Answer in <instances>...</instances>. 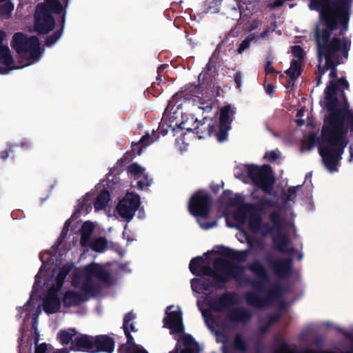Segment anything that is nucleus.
Returning a JSON list of instances; mask_svg holds the SVG:
<instances>
[{"label": "nucleus", "mask_w": 353, "mask_h": 353, "mask_svg": "<svg viewBox=\"0 0 353 353\" xmlns=\"http://www.w3.org/2000/svg\"><path fill=\"white\" fill-rule=\"evenodd\" d=\"M353 0H310L309 8L319 12V21L316 26L314 37L320 61L325 59V67L336 68L340 64V57L347 59L351 41L347 37L332 39V32L339 29L343 36L348 29Z\"/></svg>", "instance_id": "1"}, {"label": "nucleus", "mask_w": 353, "mask_h": 353, "mask_svg": "<svg viewBox=\"0 0 353 353\" xmlns=\"http://www.w3.org/2000/svg\"><path fill=\"white\" fill-rule=\"evenodd\" d=\"M328 112L323 119L321 129L322 143L319 145V153L325 168L331 173L338 172L349 139L348 131L353 133V110L343 93L344 105L339 107V100L336 97V88L332 81L325 90Z\"/></svg>", "instance_id": "2"}, {"label": "nucleus", "mask_w": 353, "mask_h": 353, "mask_svg": "<svg viewBox=\"0 0 353 353\" xmlns=\"http://www.w3.org/2000/svg\"><path fill=\"white\" fill-rule=\"evenodd\" d=\"M110 283V276L99 264H90L81 270L77 271L72 278V285L81 290L80 293L68 291L63 301L66 306L75 305L85 299L87 294L94 295L102 285Z\"/></svg>", "instance_id": "3"}, {"label": "nucleus", "mask_w": 353, "mask_h": 353, "mask_svg": "<svg viewBox=\"0 0 353 353\" xmlns=\"http://www.w3.org/2000/svg\"><path fill=\"white\" fill-rule=\"evenodd\" d=\"M230 190H225L221 198L225 201L226 208L223 212L225 221H230L229 208L236 207L232 214L233 221H263L262 216L269 208L276 206V202L265 196L259 199L255 203L245 202L244 197L240 194L232 196Z\"/></svg>", "instance_id": "4"}, {"label": "nucleus", "mask_w": 353, "mask_h": 353, "mask_svg": "<svg viewBox=\"0 0 353 353\" xmlns=\"http://www.w3.org/2000/svg\"><path fill=\"white\" fill-rule=\"evenodd\" d=\"M190 270L194 274L200 272L212 276L217 281H225L230 278L240 280V275L244 269L241 267L234 266L228 261L217 259L214 262V270L205 263L203 257H196L191 260L189 265Z\"/></svg>", "instance_id": "5"}, {"label": "nucleus", "mask_w": 353, "mask_h": 353, "mask_svg": "<svg viewBox=\"0 0 353 353\" xmlns=\"http://www.w3.org/2000/svg\"><path fill=\"white\" fill-rule=\"evenodd\" d=\"M173 306H169L164 318L165 326L171 330L177 345L182 343L184 349L181 353H199V346L190 335L183 333V325L182 323V312L179 308L170 311Z\"/></svg>", "instance_id": "6"}, {"label": "nucleus", "mask_w": 353, "mask_h": 353, "mask_svg": "<svg viewBox=\"0 0 353 353\" xmlns=\"http://www.w3.org/2000/svg\"><path fill=\"white\" fill-rule=\"evenodd\" d=\"M71 268L72 265L67 264L61 269L54 271V276L51 279V286L43 300V310L46 313L52 314L59 310L61 300L59 292Z\"/></svg>", "instance_id": "7"}, {"label": "nucleus", "mask_w": 353, "mask_h": 353, "mask_svg": "<svg viewBox=\"0 0 353 353\" xmlns=\"http://www.w3.org/2000/svg\"><path fill=\"white\" fill-rule=\"evenodd\" d=\"M245 170L254 187L261 190L266 194H273L275 176L270 165H246Z\"/></svg>", "instance_id": "8"}, {"label": "nucleus", "mask_w": 353, "mask_h": 353, "mask_svg": "<svg viewBox=\"0 0 353 353\" xmlns=\"http://www.w3.org/2000/svg\"><path fill=\"white\" fill-rule=\"evenodd\" d=\"M93 196V193L87 192L82 199H79L77 208L67 221H76L81 216H85L91 212L92 205L96 212L105 210L111 200V194L106 189L102 190L96 197L94 202L92 203Z\"/></svg>", "instance_id": "9"}, {"label": "nucleus", "mask_w": 353, "mask_h": 353, "mask_svg": "<svg viewBox=\"0 0 353 353\" xmlns=\"http://www.w3.org/2000/svg\"><path fill=\"white\" fill-rule=\"evenodd\" d=\"M12 48L18 54H28V59L37 61L41 56L40 43L37 37H28L23 32L14 34L11 43Z\"/></svg>", "instance_id": "10"}, {"label": "nucleus", "mask_w": 353, "mask_h": 353, "mask_svg": "<svg viewBox=\"0 0 353 353\" xmlns=\"http://www.w3.org/2000/svg\"><path fill=\"white\" fill-rule=\"evenodd\" d=\"M212 198L204 190H198L189 199L188 210L196 219H207L211 212Z\"/></svg>", "instance_id": "11"}, {"label": "nucleus", "mask_w": 353, "mask_h": 353, "mask_svg": "<svg viewBox=\"0 0 353 353\" xmlns=\"http://www.w3.org/2000/svg\"><path fill=\"white\" fill-rule=\"evenodd\" d=\"M141 204L140 196L134 192H128L117 205L118 214L125 219L131 220L134 216Z\"/></svg>", "instance_id": "12"}, {"label": "nucleus", "mask_w": 353, "mask_h": 353, "mask_svg": "<svg viewBox=\"0 0 353 353\" xmlns=\"http://www.w3.org/2000/svg\"><path fill=\"white\" fill-rule=\"evenodd\" d=\"M235 109L232 110L230 105H226L220 110L219 118V130L215 136L219 142L227 140L228 131L231 129V124L234 119Z\"/></svg>", "instance_id": "13"}, {"label": "nucleus", "mask_w": 353, "mask_h": 353, "mask_svg": "<svg viewBox=\"0 0 353 353\" xmlns=\"http://www.w3.org/2000/svg\"><path fill=\"white\" fill-rule=\"evenodd\" d=\"M54 25L55 21L53 16L48 12L45 6L42 10L37 6L34 14V30L40 34H48L54 29Z\"/></svg>", "instance_id": "14"}, {"label": "nucleus", "mask_w": 353, "mask_h": 353, "mask_svg": "<svg viewBox=\"0 0 353 353\" xmlns=\"http://www.w3.org/2000/svg\"><path fill=\"white\" fill-rule=\"evenodd\" d=\"M135 318V314L132 312L127 314L123 319V329L125 334L128 338L127 344L123 345L120 351L122 353H148L144 349L134 343L133 338L130 335V330L132 332L135 331L132 320Z\"/></svg>", "instance_id": "15"}, {"label": "nucleus", "mask_w": 353, "mask_h": 353, "mask_svg": "<svg viewBox=\"0 0 353 353\" xmlns=\"http://www.w3.org/2000/svg\"><path fill=\"white\" fill-rule=\"evenodd\" d=\"M154 142V139L151 137L148 132H146L141 137L137 143H132V150L130 152H126L123 158L118 160L117 164H123L124 161H130L134 157L140 155L143 150Z\"/></svg>", "instance_id": "16"}, {"label": "nucleus", "mask_w": 353, "mask_h": 353, "mask_svg": "<svg viewBox=\"0 0 353 353\" xmlns=\"http://www.w3.org/2000/svg\"><path fill=\"white\" fill-rule=\"evenodd\" d=\"M206 118L203 119L205 121ZM205 121H199L197 119L194 120V124L193 128L187 126V121H183L180 123L179 127L181 129L186 130L190 132L194 131L198 135L199 139L204 138L205 137H210L214 133H216V126L214 124H208L205 125Z\"/></svg>", "instance_id": "17"}, {"label": "nucleus", "mask_w": 353, "mask_h": 353, "mask_svg": "<svg viewBox=\"0 0 353 353\" xmlns=\"http://www.w3.org/2000/svg\"><path fill=\"white\" fill-rule=\"evenodd\" d=\"M330 77L332 79L330 80L328 83L327 84L325 90H324V95H325V105L324 107L325 108V105L327 103V100L326 99V95H325V90L326 88L330 85V82L332 81L334 83L335 88H336V97L338 99L337 94L338 93H340L341 97L342 100H343V93L345 94V97L346 94L345 93V90H350V84L347 80L345 77H341L338 78V72L337 69L336 68H332L330 69V72L329 74ZM347 99V97H346ZM343 105H344V101H343ZM342 105L341 107H343Z\"/></svg>", "instance_id": "18"}, {"label": "nucleus", "mask_w": 353, "mask_h": 353, "mask_svg": "<svg viewBox=\"0 0 353 353\" xmlns=\"http://www.w3.org/2000/svg\"><path fill=\"white\" fill-rule=\"evenodd\" d=\"M0 74H8L10 70L20 68L14 65V58L8 46L0 45Z\"/></svg>", "instance_id": "19"}, {"label": "nucleus", "mask_w": 353, "mask_h": 353, "mask_svg": "<svg viewBox=\"0 0 353 353\" xmlns=\"http://www.w3.org/2000/svg\"><path fill=\"white\" fill-rule=\"evenodd\" d=\"M71 350L96 353L97 349L94 346V339L93 336L78 333L75 338V343L71 347Z\"/></svg>", "instance_id": "20"}, {"label": "nucleus", "mask_w": 353, "mask_h": 353, "mask_svg": "<svg viewBox=\"0 0 353 353\" xmlns=\"http://www.w3.org/2000/svg\"><path fill=\"white\" fill-rule=\"evenodd\" d=\"M274 224V228L272 230V234L273 237V240L274 243L276 245L277 248L283 252L288 251V249L285 248L288 245V238L287 236V234L285 231L281 228L280 223L281 222H271Z\"/></svg>", "instance_id": "21"}, {"label": "nucleus", "mask_w": 353, "mask_h": 353, "mask_svg": "<svg viewBox=\"0 0 353 353\" xmlns=\"http://www.w3.org/2000/svg\"><path fill=\"white\" fill-rule=\"evenodd\" d=\"M212 253H218L221 255L227 256L232 259H236L239 261H245L248 256L247 252L245 251L232 250L222 246L214 248L212 251L208 252L204 254V256L207 257L208 255L211 254Z\"/></svg>", "instance_id": "22"}, {"label": "nucleus", "mask_w": 353, "mask_h": 353, "mask_svg": "<svg viewBox=\"0 0 353 353\" xmlns=\"http://www.w3.org/2000/svg\"><path fill=\"white\" fill-rule=\"evenodd\" d=\"M235 299V296L233 294H226L214 302H208V304L209 305V308L212 310H225L232 306L234 303Z\"/></svg>", "instance_id": "23"}, {"label": "nucleus", "mask_w": 353, "mask_h": 353, "mask_svg": "<svg viewBox=\"0 0 353 353\" xmlns=\"http://www.w3.org/2000/svg\"><path fill=\"white\" fill-rule=\"evenodd\" d=\"M94 346L97 347L96 353L99 352H105L112 353L114 349V341L106 336H99L94 337Z\"/></svg>", "instance_id": "24"}, {"label": "nucleus", "mask_w": 353, "mask_h": 353, "mask_svg": "<svg viewBox=\"0 0 353 353\" xmlns=\"http://www.w3.org/2000/svg\"><path fill=\"white\" fill-rule=\"evenodd\" d=\"M180 94L185 98L200 97L201 95H203V90L200 83L196 85L194 83H189L183 88Z\"/></svg>", "instance_id": "25"}, {"label": "nucleus", "mask_w": 353, "mask_h": 353, "mask_svg": "<svg viewBox=\"0 0 353 353\" xmlns=\"http://www.w3.org/2000/svg\"><path fill=\"white\" fill-rule=\"evenodd\" d=\"M77 335L78 332L74 329L63 330L58 333V339L63 345L70 344L71 347L75 343V338Z\"/></svg>", "instance_id": "26"}, {"label": "nucleus", "mask_w": 353, "mask_h": 353, "mask_svg": "<svg viewBox=\"0 0 353 353\" xmlns=\"http://www.w3.org/2000/svg\"><path fill=\"white\" fill-rule=\"evenodd\" d=\"M37 6L40 10H42L43 6H45L48 12L51 14L54 12L59 14L63 11V6L59 0H46L45 3H39Z\"/></svg>", "instance_id": "27"}, {"label": "nucleus", "mask_w": 353, "mask_h": 353, "mask_svg": "<svg viewBox=\"0 0 353 353\" xmlns=\"http://www.w3.org/2000/svg\"><path fill=\"white\" fill-rule=\"evenodd\" d=\"M303 70V65L300 60L292 59L290 68L285 71V73L290 79H298Z\"/></svg>", "instance_id": "28"}, {"label": "nucleus", "mask_w": 353, "mask_h": 353, "mask_svg": "<svg viewBox=\"0 0 353 353\" xmlns=\"http://www.w3.org/2000/svg\"><path fill=\"white\" fill-rule=\"evenodd\" d=\"M23 310L26 312L25 318H29L30 316L32 315L34 323H36L41 310L39 307H37L36 304L34 303L32 296L30 298V300L28 301L27 305L23 307Z\"/></svg>", "instance_id": "29"}, {"label": "nucleus", "mask_w": 353, "mask_h": 353, "mask_svg": "<svg viewBox=\"0 0 353 353\" xmlns=\"http://www.w3.org/2000/svg\"><path fill=\"white\" fill-rule=\"evenodd\" d=\"M250 316L249 313L242 308L232 309L228 315L229 319L233 321H245Z\"/></svg>", "instance_id": "30"}, {"label": "nucleus", "mask_w": 353, "mask_h": 353, "mask_svg": "<svg viewBox=\"0 0 353 353\" xmlns=\"http://www.w3.org/2000/svg\"><path fill=\"white\" fill-rule=\"evenodd\" d=\"M93 229L94 225L92 222H84L81 228V243L82 245H86Z\"/></svg>", "instance_id": "31"}, {"label": "nucleus", "mask_w": 353, "mask_h": 353, "mask_svg": "<svg viewBox=\"0 0 353 353\" xmlns=\"http://www.w3.org/2000/svg\"><path fill=\"white\" fill-rule=\"evenodd\" d=\"M191 286L193 291L197 293H205L209 290L210 286L203 279H194L191 281Z\"/></svg>", "instance_id": "32"}, {"label": "nucleus", "mask_w": 353, "mask_h": 353, "mask_svg": "<svg viewBox=\"0 0 353 353\" xmlns=\"http://www.w3.org/2000/svg\"><path fill=\"white\" fill-rule=\"evenodd\" d=\"M65 23V13L61 17V28L60 30H57L52 33V34L48 36L46 40L45 45L46 46H51L60 38L62 34V30L63 28V25Z\"/></svg>", "instance_id": "33"}, {"label": "nucleus", "mask_w": 353, "mask_h": 353, "mask_svg": "<svg viewBox=\"0 0 353 353\" xmlns=\"http://www.w3.org/2000/svg\"><path fill=\"white\" fill-rule=\"evenodd\" d=\"M320 139L316 134L312 132L309 134L307 139L303 142V145L305 146L307 150H311L317 143H319Z\"/></svg>", "instance_id": "34"}, {"label": "nucleus", "mask_w": 353, "mask_h": 353, "mask_svg": "<svg viewBox=\"0 0 353 353\" xmlns=\"http://www.w3.org/2000/svg\"><path fill=\"white\" fill-rule=\"evenodd\" d=\"M108 247V241L104 238H98L92 243L91 248L96 252H103Z\"/></svg>", "instance_id": "35"}, {"label": "nucleus", "mask_w": 353, "mask_h": 353, "mask_svg": "<svg viewBox=\"0 0 353 353\" xmlns=\"http://www.w3.org/2000/svg\"><path fill=\"white\" fill-rule=\"evenodd\" d=\"M214 61H210L209 59L208 63L206 64L203 72L199 75V80L203 77V79L206 78V75L210 77L214 76L216 72V68L214 65Z\"/></svg>", "instance_id": "36"}, {"label": "nucleus", "mask_w": 353, "mask_h": 353, "mask_svg": "<svg viewBox=\"0 0 353 353\" xmlns=\"http://www.w3.org/2000/svg\"><path fill=\"white\" fill-rule=\"evenodd\" d=\"M291 263L289 260L279 262L275 265V271L280 275L285 274L290 269Z\"/></svg>", "instance_id": "37"}, {"label": "nucleus", "mask_w": 353, "mask_h": 353, "mask_svg": "<svg viewBox=\"0 0 353 353\" xmlns=\"http://www.w3.org/2000/svg\"><path fill=\"white\" fill-rule=\"evenodd\" d=\"M250 268L251 271L261 279V281L265 280V272L260 263L255 262L250 266Z\"/></svg>", "instance_id": "38"}, {"label": "nucleus", "mask_w": 353, "mask_h": 353, "mask_svg": "<svg viewBox=\"0 0 353 353\" xmlns=\"http://www.w3.org/2000/svg\"><path fill=\"white\" fill-rule=\"evenodd\" d=\"M219 3L217 0H206L204 3L206 12H217L219 10Z\"/></svg>", "instance_id": "39"}, {"label": "nucleus", "mask_w": 353, "mask_h": 353, "mask_svg": "<svg viewBox=\"0 0 353 353\" xmlns=\"http://www.w3.org/2000/svg\"><path fill=\"white\" fill-rule=\"evenodd\" d=\"M291 51L293 57L300 60L301 62L303 61L305 58V51L300 46H294L291 48Z\"/></svg>", "instance_id": "40"}, {"label": "nucleus", "mask_w": 353, "mask_h": 353, "mask_svg": "<svg viewBox=\"0 0 353 353\" xmlns=\"http://www.w3.org/2000/svg\"><path fill=\"white\" fill-rule=\"evenodd\" d=\"M143 170L144 169L137 163L130 164L128 168V172L134 175L135 177H139Z\"/></svg>", "instance_id": "41"}, {"label": "nucleus", "mask_w": 353, "mask_h": 353, "mask_svg": "<svg viewBox=\"0 0 353 353\" xmlns=\"http://www.w3.org/2000/svg\"><path fill=\"white\" fill-rule=\"evenodd\" d=\"M246 300L248 303L250 305H252L256 307H261L262 304L260 302V300L258 297V294L255 293H248L246 296Z\"/></svg>", "instance_id": "42"}, {"label": "nucleus", "mask_w": 353, "mask_h": 353, "mask_svg": "<svg viewBox=\"0 0 353 353\" xmlns=\"http://www.w3.org/2000/svg\"><path fill=\"white\" fill-rule=\"evenodd\" d=\"M14 153V145L12 144H8L6 148L4 150L0 152V159L2 161H6L10 154Z\"/></svg>", "instance_id": "43"}, {"label": "nucleus", "mask_w": 353, "mask_h": 353, "mask_svg": "<svg viewBox=\"0 0 353 353\" xmlns=\"http://www.w3.org/2000/svg\"><path fill=\"white\" fill-rule=\"evenodd\" d=\"M299 187V186H292L288 189L287 195L285 198L286 201H292L295 199V198L296 197V188Z\"/></svg>", "instance_id": "44"}, {"label": "nucleus", "mask_w": 353, "mask_h": 353, "mask_svg": "<svg viewBox=\"0 0 353 353\" xmlns=\"http://www.w3.org/2000/svg\"><path fill=\"white\" fill-rule=\"evenodd\" d=\"M14 9V5L11 2H6L0 6L1 14H10Z\"/></svg>", "instance_id": "45"}, {"label": "nucleus", "mask_w": 353, "mask_h": 353, "mask_svg": "<svg viewBox=\"0 0 353 353\" xmlns=\"http://www.w3.org/2000/svg\"><path fill=\"white\" fill-rule=\"evenodd\" d=\"M279 154H280L279 152H277L274 150H272L269 152H266L265 157H266L269 161L273 162L279 159Z\"/></svg>", "instance_id": "46"}, {"label": "nucleus", "mask_w": 353, "mask_h": 353, "mask_svg": "<svg viewBox=\"0 0 353 353\" xmlns=\"http://www.w3.org/2000/svg\"><path fill=\"white\" fill-rule=\"evenodd\" d=\"M46 271V265H43L41 268L39 273L37 274L35 277V285H39L42 283V279L43 277V272Z\"/></svg>", "instance_id": "47"}, {"label": "nucleus", "mask_w": 353, "mask_h": 353, "mask_svg": "<svg viewBox=\"0 0 353 353\" xmlns=\"http://www.w3.org/2000/svg\"><path fill=\"white\" fill-rule=\"evenodd\" d=\"M250 46V41L246 37L239 45L238 52L241 54L243 51L248 49Z\"/></svg>", "instance_id": "48"}, {"label": "nucleus", "mask_w": 353, "mask_h": 353, "mask_svg": "<svg viewBox=\"0 0 353 353\" xmlns=\"http://www.w3.org/2000/svg\"><path fill=\"white\" fill-rule=\"evenodd\" d=\"M222 43H223V41L216 46L215 50L214 51L211 57L210 58V61H214L216 63L217 61V60L219 59L220 51H221V49L222 47Z\"/></svg>", "instance_id": "49"}, {"label": "nucleus", "mask_w": 353, "mask_h": 353, "mask_svg": "<svg viewBox=\"0 0 353 353\" xmlns=\"http://www.w3.org/2000/svg\"><path fill=\"white\" fill-rule=\"evenodd\" d=\"M11 216L13 220H18L26 218L24 212L21 210H13L11 213Z\"/></svg>", "instance_id": "50"}, {"label": "nucleus", "mask_w": 353, "mask_h": 353, "mask_svg": "<svg viewBox=\"0 0 353 353\" xmlns=\"http://www.w3.org/2000/svg\"><path fill=\"white\" fill-rule=\"evenodd\" d=\"M234 345L236 349H239L240 350H243L245 347L243 340L239 336H236L234 341Z\"/></svg>", "instance_id": "51"}, {"label": "nucleus", "mask_w": 353, "mask_h": 353, "mask_svg": "<svg viewBox=\"0 0 353 353\" xmlns=\"http://www.w3.org/2000/svg\"><path fill=\"white\" fill-rule=\"evenodd\" d=\"M199 226L203 230H209L216 227V222H199Z\"/></svg>", "instance_id": "52"}, {"label": "nucleus", "mask_w": 353, "mask_h": 353, "mask_svg": "<svg viewBox=\"0 0 353 353\" xmlns=\"http://www.w3.org/2000/svg\"><path fill=\"white\" fill-rule=\"evenodd\" d=\"M48 350V345L46 343H41L37 345L35 347V353H46Z\"/></svg>", "instance_id": "53"}, {"label": "nucleus", "mask_w": 353, "mask_h": 353, "mask_svg": "<svg viewBox=\"0 0 353 353\" xmlns=\"http://www.w3.org/2000/svg\"><path fill=\"white\" fill-rule=\"evenodd\" d=\"M265 72L266 74L270 73H278L274 68L272 65V61H268L265 65Z\"/></svg>", "instance_id": "54"}, {"label": "nucleus", "mask_w": 353, "mask_h": 353, "mask_svg": "<svg viewBox=\"0 0 353 353\" xmlns=\"http://www.w3.org/2000/svg\"><path fill=\"white\" fill-rule=\"evenodd\" d=\"M234 81L236 83V88L240 89L242 81V75L240 72H238L234 74Z\"/></svg>", "instance_id": "55"}, {"label": "nucleus", "mask_w": 353, "mask_h": 353, "mask_svg": "<svg viewBox=\"0 0 353 353\" xmlns=\"http://www.w3.org/2000/svg\"><path fill=\"white\" fill-rule=\"evenodd\" d=\"M327 70V68H326L325 65L321 66V61H319V63L318 65V69L315 72V74H318L319 76H323Z\"/></svg>", "instance_id": "56"}, {"label": "nucleus", "mask_w": 353, "mask_h": 353, "mask_svg": "<svg viewBox=\"0 0 353 353\" xmlns=\"http://www.w3.org/2000/svg\"><path fill=\"white\" fill-rule=\"evenodd\" d=\"M150 184L151 183L148 181H147V182H144L141 180H139L137 183V189L142 190L145 187L150 186Z\"/></svg>", "instance_id": "57"}, {"label": "nucleus", "mask_w": 353, "mask_h": 353, "mask_svg": "<svg viewBox=\"0 0 353 353\" xmlns=\"http://www.w3.org/2000/svg\"><path fill=\"white\" fill-rule=\"evenodd\" d=\"M197 305H198L200 311L202 312V314H203V317L205 319L206 323H208V320L207 319V312L203 308V305L201 304V300H198L197 301Z\"/></svg>", "instance_id": "58"}, {"label": "nucleus", "mask_w": 353, "mask_h": 353, "mask_svg": "<svg viewBox=\"0 0 353 353\" xmlns=\"http://www.w3.org/2000/svg\"><path fill=\"white\" fill-rule=\"evenodd\" d=\"M296 80L297 79H292L289 78V79L287 80V82L285 83V88L288 90H292Z\"/></svg>", "instance_id": "59"}, {"label": "nucleus", "mask_w": 353, "mask_h": 353, "mask_svg": "<svg viewBox=\"0 0 353 353\" xmlns=\"http://www.w3.org/2000/svg\"><path fill=\"white\" fill-rule=\"evenodd\" d=\"M247 38L251 41H257L261 39L259 37V34H255V33H251L250 34Z\"/></svg>", "instance_id": "60"}, {"label": "nucleus", "mask_w": 353, "mask_h": 353, "mask_svg": "<svg viewBox=\"0 0 353 353\" xmlns=\"http://www.w3.org/2000/svg\"><path fill=\"white\" fill-rule=\"evenodd\" d=\"M269 221H282V220L281 219L279 213L274 212L270 214Z\"/></svg>", "instance_id": "61"}, {"label": "nucleus", "mask_w": 353, "mask_h": 353, "mask_svg": "<svg viewBox=\"0 0 353 353\" xmlns=\"http://www.w3.org/2000/svg\"><path fill=\"white\" fill-rule=\"evenodd\" d=\"M283 5V0H275L271 3L270 8H278V7H281Z\"/></svg>", "instance_id": "62"}, {"label": "nucleus", "mask_w": 353, "mask_h": 353, "mask_svg": "<svg viewBox=\"0 0 353 353\" xmlns=\"http://www.w3.org/2000/svg\"><path fill=\"white\" fill-rule=\"evenodd\" d=\"M18 145L23 148H28L30 147V143L28 139H24L22 141H21Z\"/></svg>", "instance_id": "63"}, {"label": "nucleus", "mask_w": 353, "mask_h": 353, "mask_svg": "<svg viewBox=\"0 0 353 353\" xmlns=\"http://www.w3.org/2000/svg\"><path fill=\"white\" fill-rule=\"evenodd\" d=\"M271 32L270 28H267L264 30L261 34H259V37L261 39H264Z\"/></svg>", "instance_id": "64"}]
</instances>
